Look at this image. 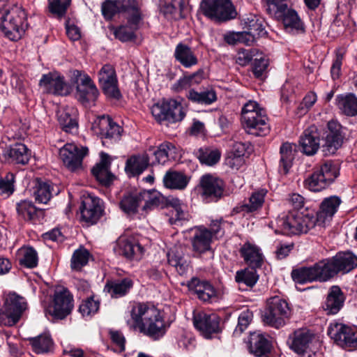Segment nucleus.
Wrapping results in <instances>:
<instances>
[{"label":"nucleus","instance_id":"obj_61","mask_svg":"<svg viewBox=\"0 0 357 357\" xmlns=\"http://www.w3.org/2000/svg\"><path fill=\"white\" fill-rule=\"evenodd\" d=\"M23 257L20 259L21 264L27 268H34L38 264V254L33 248H26L23 250Z\"/></svg>","mask_w":357,"mask_h":357},{"label":"nucleus","instance_id":"obj_32","mask_svg":"<svg viewBox=\"0 0 357 357\" xmlns=\"http://www.w3.org/2000/svg\"><path fill=\"white\" fill-rule=\"evenodd\" d=\"M239 252L250 268L256 269L262 265L263 255L257 245L247 242L241 247Z\"/></svg>","mask_w":357,"mask_h":357},{"label":"nucleus","instance_id":"obj_8","mask_svg":"<svg viewBox=\"0 0 357 357\" xmlns=\"http://www.w3.org/2000/svg\"><path fill=\"white\" fill-rule=\"evenodd\" d=\"M151 111L160 123H175L182 121L185 116L182 104L174 99H164L154 104Z\"/></svg>","mask_w":357,"mask_h":357},{"label":"nucleus","instance_id":"obj_44","mask_svg":"<svg viewBox=\"0 0 357 357\" xmlns=\"http://www.w3.org/2000/svg\"><path fill=\"white\" fill-rule=\"evenodd\" d=\"M351 328L341 323L331 324L328 328V334L340 347H344L349 337Z\"/></svg>","mask_w":357,"mask_h":357},{"label":"nucleus","instance_id":"obj_56","mask_svg":"<svg viewBox=\"0 0 357 357\" xmlns=\"http://www.w3.org/2000/svg\"><path fill=\"white\" fill-rule=\"evenodd\" d=\"M33 350L37 354L48 352L52 345V340L49 335H39L30 339Z\"/></svg>","mask_w":357,"mask_h":357},{"label":"nucleus","instance_id":"obj_1","mask_svg":"<svg viewBox=\"0 0 357 357\" xmlns=\"http://www.w3.org/2000/svg\"><path fill=\"white\" fill-rule=\"evenodd\" d=\"M131 319L127 324L154 340L163 337L167 326L160 312L152 305L135 303L130 310Z\"/></svg>","mask_w":357,"mask_h":357},{"label":"nucleus","instance_id":"obj_19","mask_svg":"<svg viewBox=\"0 0 357 357\" xmlns=\"http://www.w3.org/2000/svg\"><path fill=\"white\" fill-rule=\"evenodd\" d=\"M242 123L246 132L250 135L265 136L270 131L268 117L264 110L245 116Z\"/></svg>","mask_w":357,"mask_h":357},{"label":"nucleus","instance_id":"obj_28","mask_svg":"<svg viewBox=\"0 0 357 357\" xmlns=\"http://www.w3.org/2000/svg\"><path fill=\"white\" fill-rule=\"evenodd\" d=\"M312 340V334L307 329L295 331L289 336L287 343L291 349L298 354H303Z\"/></svg>","mask_w":357,"mask_h":357},{"label":"nucleus","instance_id":"obj_34","mask_svg":"<svg viewBox=\"0 0 357 357\" xmlns=\"http://www.w3.org/2000/svg\"><path fill=\"white\" fill-rule=\"evenodd\" d=\"M212 242V234L210 230L198 227L195 230V233L191 239L193 250L204 253L211 249Z\"/></svg>","mask_w":357,"mask_h":357},{"label":"nucleus","instance_id":"obj_25","mask_svg":"<svg viewBox=\"0 0 357 357\" xmlns=\"http://www.w3.org/2000/svg\"><path fill=\"white\" fill-rule=\"evenodd\" d=\"M344 301L345 296L341 289L333 285L329 289L322 307L326 314H336L342 308Z\"/></svg>","mask_w":357,"mask_h":357},{"label":"nucleus","instance_id":"obj_40","mask_svg":"<svg viewBox=\"0 0 357 357\" xmlns=\"http://www.w3.org/2000/svg\"><path fill=\"white\" fill-rule=\"evenodd\" d=\"M155 160L159 164H165L168 160H176L181 155L178 149L170 142L161 144L154 151Z\"/></svg>","mask_w":357,"mask_h":357},{"label":"nucleus","instance_id":"obj_42","mask_svg":"<svg viewBox=\"0 0 357 357\" xmlns=\"http://www.w3.org/2000/svg\"><path fill=\"white\" fill-rule=\"evenodd\" d=\"M278 20L282 21L286 31L288 32L298 33L304 31L303 22L297 13L293 9L290 8Z\"/></svg>","mask_w":357,"mask_h":357},{"label":"nucleus","instance_id":"obj_15","mask_svg":"<svg viewBox=\"0 0 357 357\" xmlns=\"http://www.w3.org/2000/svg\"><path fill=\"white\" fill-rule=\"evenodd\" d=\"M98 81L103 93L107 97L116 100L121 97L116 71L112 65L105 64L101 68L98 73Z\"/></svg>","mask_w":357,"mask_h":357},{"label":"nucleus","instance_id":"obj_49","mask_svg":"<svg viewBox=\"0 0 357 357\" xmlns=\"http://www.w3.org/2000/svg\"><path fill=\"white\" fill-rule=\"evenodd\" d=\"M142 203L140 192L138 193L125 195L121 199L119 206L126 213H135L139 204Z\"/></svg>","mask_w":357,"mask_h":357},{"label":"nucleus","instance_id":"obj_4","mask_svg":"<svg viewBox=\"0 0 357 357\" xmlns=\"http://www.w3.org/2000/svg\"><path fill=\"white\" fill-rule=\"evenodd\" d=\"M276 222L280 232L284 235L305 234L316 227H319L315 217L309 214L303 215L297 211L280 216Z\"/></svg>","mask_w":357,"mask_h":357},{"label":"nucleus","instance_id":"obj_26","mask_svg":"<svg viewBox=\"0 0 357 357\" xmlns=\"http://www.w3.org/2000/svg\"><path fill=\"white\" fill-rule=\"evenodd\" d=\"M301 151L307 155H314L320 147L319 134L315 126L305 130L299 139Z\"/></svg>","mask_w":357,"mask_h":357},{"label":"nucleus","instance_id":"obj_60","mask_svg":"<svg viewBox=\"0 0 357 357\" xmlns=\"http://www.w3.org/2000/svg\"><path fill=\"white\" fill-rule=\"evenodd\" d=\"M99 302L93 300V298H88L84 301L79 307V312L83 317H91L98 312Z\"/></svg>","mask_w":357,"mask_h":357},{"label":"nucleus","instance_id":"obj_7","mask_svg":"<svg viewBox=\"0 0 357 357\" xmlns=\"http://www.w3.org/2000/svg\"><path fill=\"white\" fill-rule=\"evenodd\" d=\"M339 170L337 166L331 161H327L304 181L305 187L312 192H319L329 186L337 177Z\"/></svg>","mask_w":357,"mask_h":357},{"label":"nucleus","instance_id":"obj_43","mask_svg":"<svg viewBox=\"0 0 357 357\" xmlns=\"http://www.w3.org/2000/svg\"><path fill=\"white\" fill-rule=\"evenodd\" d=\"M149 162L147 155H134L126 162V172L132 176L139 175L148 167Z\"/></svg>","mask_w":357,"mask_h":357},{"label":"nucleus","instance_id":"obj_17","mask_svg":"<svg viewBox=\"0 0 357 357\" xmlns=\"http://www.w3.org/2000/svg\"><path fill=\"white\" fill-rule=\"evenodd\" d=\"M220 317L215 314H206L201 312L194 315L195 327L201 332L206 338H210L212 334L221 331Z\"/></svg>","mask_w":357,"mask_h":357},{"label":"nucleus","instance_id":"obj_5","mask_svg":"<svg viewBox=\"0 0 357 357\" xmlns=\"http://www.w3.org/2000/svg\"><path fill=\"white\" fill-rule=\"evenodd\" d=\"M25 20L26 13L21 7L15 4L5 6L1 10V32L10 40H18L24 32Z\"/></svg>","mask_w":357,"mask_h":357},{"label":"nucleus","instance_id":"obj_20","mask_svg":"<svg viewBox=\"0 0 357 357\" xmlns=\"http://www.w3.org/2000/svg\"><path fill=\"white\" fill-rule=\"evenodd\" d=\"M341 203L342 200L337 196H330L324 199L316 216L317 224L320 228H324L329 225Z\"/></svg>","mask_w":357,"mask_h":357},{"label":"nucleus","instance_id":"obj_63","mask_svg":"<svg viewBox=\"0 0 357 357\" xmlns=\"http://www.w3.org/2000/svg\"><path fill=\"white\" fill-rule=\"evenodd\" d=\"M70 4V0H49L50 12L60 17L66 14Z\"/></svg>","mask_w":357,"mask_h":357},{"label":"nucleus","instance_id":"obj_53","mask_svg":"<svg viewBox=\"0 0 357 357\" xmlns=\"http://www.w3.org/2000/svg\"><path fill=\"white\" fill-rule=\"evenodd\" d=\"M235 280L238 283H243L246 286L252 287L257 283L258 275L255 269L245 268L236 272Z\"/></svg>","mask_w":357,"mask_h":357},{"label":"nucleus","instance_id":"obj_50","mask_svg":"<svg viewBox=\"0 0 357 357\" xmlns=\"http://www.w3.org/2000/svg\"><path fill=\"white\" fill-rule=\"evenodd\" d=\"M187 97L192 102L204 105H211L217 99L216 93L212 89L201 92H197L194 89H192L189 91Z\"/></svg>","mask_w":357,"mask_h":357},{"label":"nucleus","instance_id":"obj_10","mask_svg":"<svg viewBox=\"0 0 357 357\" xmlns=\"http://www.w3.org/2000/svg\"><path fill=\"white\" fill-rule=\"evenodd\" d=\"M4 311L1 316V324L13 326L20 319L23 312L26 310L27 303L25 298L15 292L5 294Z\"/></svg>","mask_w":357,"mask_h":357},{"label":"nucleus","instance_id":"obj_38","mask_svg":"<svg viewBox=\"0 0 357 357\" xmlns=\"http://www.w3.org/2000/svg\"><path fill=\"white\" fill-rule=\"evenodd\" d=\"M132 287V281L129 278L108 281L104 291L110 294L112 298H119L126 295Z\"/></svg>","mask_w":357,"mask_h":357},{"label":"nucleus","instance_id":"obj_22","mask_svg":"<svg viewBox=\"0 0 357 357\" xmlns=\"http://www.w3.org/2000/svg\"><path fill=\"white\" fill-rule=\"evenodd\" d=\"M248 349L256 357L266 356L271 351L272 343L268 335L254 332L250 335Z\"/></svg>","mask_w":357,"mask_h":357},{"label":"nucleus","instance_id":"obj_41","mask_svg":"<svg viewBox=\"0 0 357 357\" xmlns=\"http://www.w3.org/2000/svg\"><path fill=\"white\" fill-rule=\"evenodd\" d=\"M335 100L338 109L343 114L349 116L357 115V98L354 94L339 95Z\"/></svg>","mask_w":357,"mask_h":357},{"label":"nucleus","instance_id":"obj_23","mask_svg":"<svg viewBox=\"0 0 357 357\" xmlns=\"http://www.w3.org/2000/svg\"><path fill=\"white\" fill-rule=\"evenodd\" d=\"M114 251L116 255L129 259H139L143 254L144 248L133 240L120 237L116 241Z\"/></svg>","mask_w":357,"mask_h":357},{"label":"nucleus","instance_id":"obj_2","mask_svg":"<svg viewBox=\"0 0 357 357\" xmlns=\"http://www.w3.org/2000/svg\"><path fill=\"white\" fill-rule=\"evenodd\" d=\"M291 278L296 283L326 282L337 275L333 259L319 261L310 266H303L291 271Z\"/></svg>","mask_w":357,"mask_h":357},{"label":"nucleus","instance_id":"obj_3","mask_svg":"<svg viewBox=\"0 0 357 357\" xmlns=\"http://www.w3.org/2000/svg\"><path fill=\"white\" fill-rule=\"evenodd\" d=\"M101 13L107 21L112 20L116 14L123 13L127 23L135 29L143 20L141 7L137 0H105L102 3Z\"/></svg>","mask_w":357,"mask_h":357},{"label":"nucleus","instance_id":"obj_62","mask_svg":"<svg viewBox=\"0 0 357 357\" xmlns=\"http://www.w3.org/2000/svg\"><path fill=\"white\" fill-rule=\"evenodd\" d=\"M252 317V313L250 311H243L238 317V324L234 331V335H240L247 328Z\"/></svg>","mask_w":357,"mask_h":357},{"label":"nucleus","instance_id":"obj_13","mask_svg":"<svg viewBox=\"0 0 357 357\" xmlns=\"http://www.w3.org/2000/svg\"><path fill=\"white\" fill-rule=\"evenodd\" d=\"M91 129L94 134L100 137L104 146L119 141L123 130L109 116L105 115L98 116L93 121Z\"/></svg>","mask_w":357,"mask_h":357},{"label":"nucleus","instance_id":"obj_45","mask_svg":"<svg viewBox=\"0 0 357 357\" xmlns=\"http://www.w3.org/2000/svg\"><path fill=\"white\" fill-rule=\"evenodd\" d=\"M188 182V178L178 172H167L163 177L165 186L170 189L183 190L185 188Z\"/></svg>","mask_w":357,"mask_h":357},{"label":"nucleus","instance_id":"obj_58","mask_svg":"<svg viewBox=\"0 0 357 357\" xmlns=\"http://www.w3.org/2000/svg\"><path fill=\"white\" fill-rule=\"evenodd\" d=\"M89 253L86 250H77L71 259V268L79 271L89 261Z\"/></svg>","mask_w":357,"mask_h":357},{"label":"nucleus","instance_id":"obj_59","mask_svg":"<svg viewBox=\"0 0 357 357\" xmlns=\"http://www.w3.org/2000/svg\"><path fill=\"white\" fill-rule=\"evenodd\" d=\"M177 8L183 9V0H160L161 12L166 16L174 14Z\"/></svg>","mask_w":357,"mask_h":357},{"label":"nucleus","instance_id":"obj_51","mask_svg":"<svg viewBox=\"0 0 357 357\" xmlns=\"http://www.w3.org/2000/svg\"><path fill=\"white\" fill-rule=\"evenodd\" d=\"M141 22L142 21L138 23L136 29L128 23L127 25H121L116 28L114 31L115 38L121 42H128L135 39V31L139 29Z\"/></svg>","mask_w":357,"mask_h":357},{"label":"nucleus","instance_id":"obj_12","mask_svg":"<svg viewBox=\"0 0 357 357\" xmlns=\"http://www.w3.org/2000/svg\"><path fill=\"white\" fill-rule=\"evenodd\" d=\"M73 307V295L68 289L60 287L55 290L53 303L45 312L56 319H63L71 313Z\"/></svg>","mask_w":357,"mask_h":357},{"label":"nucleus","instance_id":"obj_18","mask_svg":"<svg viewBox=\"0 0 357 357\" xmlns=\"http://www.w3.org/2000/svg\"><path fill=\"white\" fill-rule=\"evenodd\" d=\"M82 220L93 225L98 222L103 212L102 202L93 196L85 197L79 206Z\"/></svg>","mask_w":357,"mask_h":357},{"label":"nucleus","instance_id":"obj_35","mask_svg":"<svg viewBox=\"0 0 357 357\" xmlns=\"http://www.w3.org/2000/svg\"><path fill=\"white\" fill-rule=\"evenodd\" d=\"M174 58L183 67L190 68L198 63V59L188 45L179 43L175 47Z\"/></svg>","mask_w":357,"mask_h":357},{"label":"nucleus","instance_id":"obj_11","mask_svg":"<svg viewBox=\"0 0 357 357\" xmlns=\"http://www.w3.org/2000/svg\"><path fill=\"white\" fill-rule=\"evenodd\" d=\"M78 100L85 107H90L97 100L99 93L91 77L79 70L73 72Z\"/></svg>","mask_w":357,"mask_h":357},{"label":"nucleus","instance_id":"obj_27","mask_svg":"<svg viewBox=\"0 0 357 357\" xmlns=\"http://www.w3.org/2000/svg\"><path fill=\"white\" fill-rule=\"evenodd\" d=\"M100 162L92 168L91 172L101 184L109 185L114 178V175L110 172L111 158L104 152L100 153Z\"/></svg>","mask_w":357,"mask_h":357},{"label":"nucleus","instance_id":"obj_54","mask_svg":"<svg viewBox=\"0 0 357 357\" xmlns=\"http://www.w3.org/2000/svg\"><path fill=\"white\" fill-rule=\"evenodd\" d=\"M265 195L266 191L264 190L252 193L250 197L249 204L241 206V211L249 213L257 211L261 207L264 202Z\"/></svg>","mask_w":357,"mask_h":357},{"label":"nucleus","instance_id":"obj_9","mask_svg":"<svg viewBox=\"0 0 357 357\" xmlns=\"http://www.w3.org/2000/svg\"><path fill=\"white\" fill-rule=\"evenodd\" d=\"M290 315L291 309L287 302L275 296L268 300L263 320L266 324L279 328L286 324Z\"/></svg>","mask_w":357,"mask_h":357},{"label":"nucleus","instance_id":"obj_31","mask_svg":"<svg viewBox=\"0 0 357 357\" xmlns=\"http://www.w3.org/2000/svg\"><path fill=\"white\" fill-rule=\"evenodd\" d=\"M77 111L73 107H66L57 112V118L62 129L66 132L75 134L78 130L77 120Z\"/></svg>","mask_w":357,"mask_h":357},{"label":"nucleus","instance_id":"obj_30","mask_svg":"<svg viewBox=\"0 0 357 357\" xmlns=\"http://www.w3.org/2000/svg\"><path fill=\"white\" fill-rule=\"evenodd\" d=\"M188 286L189 289L204 302H211L212 299L216 296L214 287L207 281L194 278L188 282Z\"/></svg>","mask_w":357,"mask_h":357},{"label":"nucleus","instance_id":"obj_47","mask_svg":"<svg viewBox=\"0 0 357 357\" xmlns=\"http://www.w3.org/2000/svg\"><path fill=\"white\" fill-rule=\"evenodd\" d=\"M17 211L24 220L35 222L42 214L31 202L23 200L17 204Z\"/></svg>","mask_w":357,"mask_h":357},{"label":"nucleus","instance_id":"obj_6","mask_svg":"<svg viewBox=\"0 0 357 357\" xmlns=\"http://www.w3.org/2000/svg\"><path fill=\"white\" fill-rule=\"evenodd\" d=\"M200 9L204 16L215 22H225L237 16L231 0H202Z\"/></svg>","mask_w":357,"mask_h":357},{"label":"nucleus","instance_id":"obj_33","mask_svg":"<svg viewBox=\"0 0 357 357\" xmlns=\"http://www.w3.org/2000/svg\"><path fill=\"white\" fill-rule=\"evenodd\" d=\"M3 156L9 162L25 165L30 159L31 152L24 144L17 143L5 150Z\"/></svg>","mask_w":357,"mask_h":357},{"label":"nucleus","instance_id":"obj_37","mask_svg":"<svg viewBox=\"0 0 357 357\" xmlns=\"http://www.w3.org/2000/svg\"><path fill=\"white\" fill-rule=\"evenodd\" d=\"M337 273H346L357 266V256L351 252H339L332 257Z\"/></svg>","mask_w":357,"mask_h":357},{"label":"nucleus","instance_id":"obj_64","mask_svg":"<svg viewBox=\"0 0 357 357\" xmlns=\"http://www.w3.org/2000/svg\"><path fill=\"white\" fill-rule=\"evenodd\" d=\"M15 175L13 173H8L1 178V196L5 198L10 197L15 191Z\"/></svg>","mask_w":357,"mask_h":357},{"label":"nucleus","instance_id":"obj_21","mask_svg":"<svg viewBox=\"0 0 357 357\" xmlns=\"http://www.w3.org/2000/svg\"><path fill=\"white\" fill-rule=\"evenodd\" d=\"M39 84L48 93L66 96L70 93V88L64 82L63 77L55 73L43 75Z\"/></svg>","mask_w":357,"mask_h":357},{"label":"nucleus","instance_id":"obj_52","mask_svg":"<svg viewBox=\"0 0 357 357\" xmlns=\"http://www.w3.org/2000/svg\"><path fill=\"white\" fill-rule=\"evenodd\" d=\"M197 156L201 163L213 165L220 160V152L217 149H199Z\"/></svg>","mask_w":357,"mask_h":357},{"label":"nucleus","instance_id":"obj_39","mask_svg":"<svg viewBox=\"0 0 357 357\" xmlns=\"http://www.w3.org/2000/svg\"><path fill=\"white\" fill-rule=\"evenodd\" d=\"M296 145L294 144L286 142L280 146L279 170L281 173L287 174L289 172L294 159Z\"/></svg>","mask_w":357,"mask_h":357},{"label":"nucleus","instance_id":"obj_46","mask_svg":"<svg viewBox=\"0 0 357 357\" xmlns=\"http://www.w3.org/2000/svg\"><path fill=\"white\" fill-rule=\"evenodd\" d=\"M242 25L245 31L252 34L256 38L264 36L266 31L263 24V21L257 16L250 15L242 20Z\"/></svg>","mask_w":357,"mask_h":357},{"label":"nucleus","instance_id":"obj_16","mask_svg":"<svg viewBox=\"0 0 357 357\" xmlns=\"http://www.w3.org/2000/svg\"><path fill=\"white\" fill-rule=\"evenodd\" d=\"M88 149L78 147L75 144H66L59 151V155L64 165L74 172L82 165L84 157L87 154Z\"/></svg>","mask_w":357,"mask_h":357},{"label":"nucleus","instance_id":"obj_29","mask_svg":"<svg viewBox=\"0 0 357 357\" xmlns=\"http://www.w3.org/2000/svg\"><path fill=\"white\" fill-rule=\"evenodd\" d=\"M167 205L172 207L169 222L171 225H180L184 221L188 220L190 214L187 206L176 197H168Z\"/></svg>","mask_w":357,"mask_h":357},{"label":"nucleus","instance_id":"obj_55","mask_svg":"<svg viewBox=\"0 0 357 357\" xmlns=\"http://www.w3.org/2000/svg\"><path fill=\"white\" fill-rule=\"evenodd\" d=\"M269 59L262 55H259L254 59L252 63V72L255 77L263 79L268 72Z\"/></svg>","mask_w":357,"mask_h":357},{"label":"nucleus","instance_id":"obj_36","mask_svg":"<svg viewBox=\"0 0 357 357\" xmlns=\"http://www.w3.org/2000/svg\"><path fill=\"white\" fill-rule=\"evenodd\" d=\"M142 202H144V211H151L157 208H163L167 205V197L165 198L157 190H143L140 192Z\"/></svg>","mask_w":357,"mask_h":357},{"label":"nucleus","instance_id":"obj_57","mask_svg":"<svg viewBox=\"0 0 357 357\" xmlns=\"http://www.w3.org/2000/svg\"><path fill=\"white\" fill-rule=\"evenodd\" d=\"M267 10L279 20L290 8L287 0H268Z\"/></svg>","mask_w":357,"mask_h":357},{"label":"nucleus","instance_id":"obj_14","mask_svg":"<svg viewBox=\"0 0 357 357\" xmlns=\"http://www.w3.org/2000/svg\"><path fill=\"white\" fill-rule=\"evenodd\" d=\"M343 136L341 132V126L335 121H330L323 137V144L321 146L323 154L326 156L333 155L341 147Z\"/></svg>","mask_w":357,"mask_h":357},{"label":"nucleus","instance_id":"obj_24","mask_svg":"<svg viewBox=\"0 0 357 357\" xmlns=\"http://www.w3.org/2000/svg\"><path fill=\"white\" fill-rule=\"evenodd\" d=\"M201 185L203 196L208 201L217 202L223 195L224 182L220 178L205 175L202 178Z\"/></svg>","mask_w":357,"mask_h":357},{"label":"nucleus","instance_id":"obj_48","mask_svg":"<svg viewBox=\"0 0 357 357\" xmlns=\"http://www.w3.org/2000/svg\"><path fill=\"white\" fill-rule=\"evenodd\" d=\"M50 188L51 186L48 183L43 181L40 178H36L33 192L36 201L38 203L47 204L52 197Z\"/></svg>","mask_w":357,"mask_h":357}]
</instances>
